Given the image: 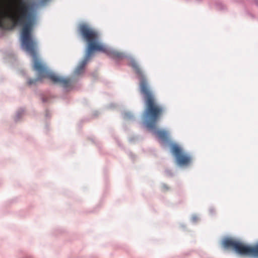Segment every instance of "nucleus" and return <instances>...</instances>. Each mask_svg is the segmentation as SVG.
Instances as JSON below:
<instances>
[{
    "label": "nucleus",
    "mask_w": 258,
    "mask_h": 258,
    "mask_svg": "<svg viewBox=\"0 0 258 258\" xmlns=\"http://www.w3.org/2000/svg\"><path fill=\"white\" fill-rule=\"evenodd\" d=\"M38 7V3L35 2H27L22 0L18 9L19 14L18 22L22 26L20 37L21 48L32 57L33 69L38 73L37 77L29 79L27 83L30 86L35 85L37 82H41L43 78H46L53 84L59 85L68 90L73 86L72 79L59 76L49 70L37 57L36 49L38 43L33 39L32 33L34 25L37 23Z\"/></svg>",
    "instance_id": "1"
},
{
    "label": "nucleus",
    "mask_w": 258,
    "mask_h": 258,
    "mask_svg": "<svg viewBox=\"0 0 258 258\" xmlns=\"http://www.w3.org/2000/svg\"><path fill=\"white\" fill-rule=\"evenodd\" d=\"M195 1L197 2V3H200L202 1V0H195Z\"/></svg>",
    "instance_id": "21"
},
{
    "label": "nucleus",
    "mask_w": 258,
    "mask_h": 258,
    "mask_svg": "<svg viewBox=\"0 0 258 258\" xmlns=\"http://www.w3.org/2000/svg\"><path fill=\"white\" fill-rule=\"evenodd\" d=\"M51 116V114H50V113L49 112V110L46 109L45 110V116L46 118H49Z\"/></svg>",
    "instance_id": "13"
},
{
    "label": "nucleus",
    "mask_w": 258,
    "mask_h": 258,
    "mask_svg": "<svg viewBox=\"0 0 258 258\" xmlns=\"http://www.w3.org/2000/svg\"><path fill=\"white\" fill-rule=\"evenodd\" d=\"M255 4L258 6V0H254Z\"/></svg>",
    "instance_id": "20"
},
{
    "label": "nucleus",
    "mask_w": 258,
    "mask_h": 258,
    "mask_svg": "<svg viewBox=\"0 0 258 258\" xmlns=\"http://www.w3.org/2000/svg\"><path fill=\"white\" fill-rule=\"evenodd\" d=\"M215 8L217 10L222 11L226 9V6L221 2H217L215 4Z\"/></svg>",
    "instance_id": "8"
},
{
    "label": "nucleus",
    "mask_w": 258,
    "mask_h": 258,
    "mask_svg": "<svg viewBox=\"0 0 258 258\" xmlns=\"http://www.w3.org/2000/svg\"><path fill=\"white\" fill-rule=\"evenodd\" d=\"M25 110L24 109L21 108L17 110L16 111V114L15 116L14 117V120L15 122L19 121L21 118L23 117L24 113Z\"/></svg>",
    "instance_id": "7"
},
{
    "label": "nucleus",
    "mask_w": 258,
    "mask_h": 258,
    "mask_svg": "<svg viewBox=\"0 0 258 258\" xmlns=\"http://www.w3.org/2000/svg\"><path fill=\"white\" fill-rule=\"evenodd\" d=\"M23 258H32V257L30 255H27L24 256Z\"/></svg>",
    "instance_id": "19"
},
{
    "label": "nucleus",
    "mask_w": 258,
    "mask_h": 258,
    "mask_svg": "<svg viewBox=\"0 0 258 258\" xmlns=\"http://www.w3.org/2000/svg\"><path fill=\"white\" fill-rule=\"evenodd\" d=\"M129 141L130 142H132V139H130Z\"/></svg>",
    "instance_id": "23"
},
{
    "label": "nucleus",
    "mask_w": 258,
    "mask_h": 258,
    "mask_svg": "<svg viewBox=\"0 0 258 258\" xmlns=\"http://www.w3.org/2000/svg\"><path fill=\"white\" fill-rule=\"evenodd\" d=\"M9 54L10 55V57H11L14 59H15V55L13 52H10Z\"/></svg>",
    "instance_id": "17"
},
{
    "label": "nucleus",
    "mask_w": 258,
    "mask_h": 258,
    "mask_svg": "<svg viewBox=\"0 0 258 258\" xmlns=\"http://www.w3.org/2000/svg\"><path fill=\"white\" fill-rule=\"evenodd\" d=\"M50 0H41L40 4L42 6H44L46 3L49 2Z\"/></svg>",
    "instance_id": "14"
},
{
    "label": "nucleus",
    "mask_w": 258,
    "mask_h": 258,
    "mask_svg": "<svg viewBox=\"0 0 258 258\" xmlns=\"http://www.w3.org/2000/svg\"><path fill=\"white\" fill-rule=\"evenodd\" d=\"M198 217L196 215H193L191 218V221L193 223H196L198 221Z\"/></svg>",
    "instance_id": "11"
},
{
    "label": "nucleus",
    "mask_w": 258,
    "mask_h": 258,
    "mask_svg": "<svg viewBox=\"0 0 258 258\" xmlns=\"http://www.w3.org/2000/svg\"><path fill=\"white\" fill-rule=\"evenodd\" d=\"M41 99L43 103H46L48 101V98L45 97H42Z\"/></svg>",
    "instance_id": "15"
},
{
    "label": "nucleus",
    "mask_w": 258,
    "mask_h": 258,
    "mask_svg": "<svg viewBox=\"0 0 258 258\" xmlns=\"http://www.w3.org/2000/svg\"><path fill=\"white\" fill-rule=\"evenodd\" d=\"M128 156L133 159H134L135 158V155L133 154V153L131 152H128Z\"/></svg>",
    "instance_id": "16"
},
{
    "label": "nucleus",
    "mask_w": 258,
    "mask_h": 258,
    "mask_svg": "<svg viewBox=\"0 0 258 258\" xmlns=\"http://www.w3.org/2000/svg\"><path fill=\"white\" fill-rule=\"evenodd\" d=\"M115 107V104H114V103H111L109 105V108H113V107Z\"/></svg>",
    "instance_id": "18"
},
{
    "label": "nucleus",
    "mask_w": 258,
    "mask_h": 258,
    "mask_svg": "<svg viewBox=\"0 0 258 258\" xmlns=\"http://www.w3.org/2000/svg\"><path fill=\"white\" fill-rule=\"evenodd\" d=\"M165 174L169 177H172L174 176V173L169 169H166L165 171Z\"/></svg>",
    "instance_id": "9"
},
{
    "label": "nucleus",
    "mask_w": 258,
    "mask_h": 258,
    "mask_svg": "<svg viewBox=\"0 0 258 258\" xmlns=\"http://www.w3.org/2000/svg\"><path fill=\"white\" fill-rule=\"evenodd\" d=\"M143 92L145 93L144 100L145 105L142 117L143 125L153 135L157 136L160 144L165 146L169 145L170 152L178 166H189L192 163L191 156L185 153L178 144L170 141L166 131L157 129L156 124L165 112V108L156 102L152 91H147L144 86L143 87Z\"/></svg>",
    "instance_id": "3"
},
{
    "label": "nucleus",
    "mask_w": 258,
    "mask_h": 258,
    "mask_svg": "<svg viewBox=\"0 0 258 258\" xmlns=\"http://www.w3.org/2000/svg\"><path fill=\"white\" fill-rule=\"evenodd\" d=\"M222 245L225 249L232 248L236 253L241 255H248L254 258H258V242L253 245L244 244L239 240L225 237Z\"/></svg>",
    "instance_id": "4"
},
{
    "label": "nucleus",
    "mask_w": 258,
    "mask_h": 258,
    "mask_svg": "<svg viewBox=\"0 0 258 258\" xmlns=\"http://www.w3.org/2000/svg\"><path fill=\"white\" fill-rule=\"evenodd\" d=\"M78 32L82 40L86 43L87 45L84 58L75 69V75H80L83 73L87 62L96 52L104 53L113 59H121L126 58L129 60L128 66L132 68L140 81V92L143 94V98H145V93L143 92V87L144 86L147 91L151 90L146 74L139 62L135 58L131 55H127L123 52H120L106 47L100 41L99 32L86 24L81 23L79 24Z\"/></svg>",
    "instance_id": "2"
},
{
    "label": "nucleus",
    "mask_w": 258,
    "mask_h": 258,
    "mask_svg": "<svg viewBox=\"0 0 258 258\" xmlns=\"http://www.w3.org/2000/svg\"><path fill=\"white\" fill-rule=\"evenodd\" d=\"M162 189L164 191L168 190L169 189V187L165 183H162Z\"/></svg>",
    "instance_id": "12"
},
{
    "label": "nucleus",
    "mask_w": 258,
    "mask_h": 258,
    "mask_svg": "<svg viewBox=\"0 0 258 258\" xmlns=\"http://www.w3.org/2000/svg\"><path fill=\"white\" fill-rule=\"evenodd\" d=\"M97 112H95L94 113V115H97Z\"/></svg>",
    "instance_id": "22"
},
{
    "label": "nucleus",
    "mask_w": 258,
    "mask_h": 258,
    "mask_svg": "<svg viewBox=\"0 0 258 258\" xmlns=\"http://www.w3.org/2000/svg\"><path fill=\"white\" fill-rule=\"evenodd\" d=\"M3 17L4 20L8 23H13L14 21V17L12 14L9 11L3 13Z\"/></svg>",
    "instance_id": "5"
},
{
    "label": "nucleus",
    "mask_w": 258,
    "mask_h": 258,
    "mask_svg": "<svg viewBox=\"0 0 258 258\" xmlns=\"http://www.w3.org/2000/svg\"><path fill=\"white\" fill-rule=\"evenodd\" d=\"M209 212L211 215H213L216 213V211L215 208L213 207H211L209 209Z\"/></svg>",
    "instance_id": "10"
},
{
    "label": "nucleus",
    "mask_w": 258,
    "mask_h": 258,
    "mask_svg": "<svg viewBox=\"0 0 258 258\" xmlns=\"http://www.w3.org/2000/svg\"><path fill=\"white\" fill-rule=\"evenodd\" d=\"M122 116L124 120L135 121V117L132 112L130 111H124L121 113Z\"/></svg>",
    "instance_id": "6"
}]
</instances>
